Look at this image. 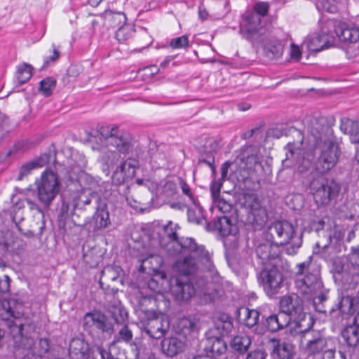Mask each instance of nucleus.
<instances>
[{"mask_svg": "<svg viewBox=\"0 0 359 359\" xmlns=\"http://www.w3.org/2000/svg\"><path fill=\"white\" fill-rule=\"evenodd\" d=\"M185 348V341L176 337H165L161 342V353L169 358L182 353Z\"/></svg>", "mask_w": 359, "mask_h": 359, "instance_id": "21", "label": "nucleus"}, {"mask_svg": "<svg viewBox=\"0 0 359 359\" xmlns=\"http://www.w3.org/2000/svg\"><path fill=\"white\" fill-rule=\"evenodd\" d=\"M226 343L222 339L216 338L213 340L211 346V351L213 353L221 355L224 353L226 351Z\"/></svg>", "mask_w": 359, "mask_h": 359, "instance_id": "55", "label": "nucleus"}, {"mask_svg": "<svg viewBox=\"0 0 359 359\" xmlns=\"http://www.w3.org/2000/svg\"><path fill=\"white\" fill-rule=\"evenodd\" d=\"M177 181L178 186L181 188L182 193L188 197L189 200L193 203L196 204V198L191 191L190 186L182 178L177 177Z\"/></svg>", "mask_w": 359, "mask_h": 359, "instance_id": "54", "label": "nucleus"}, {"mask_svg": "<svg viewBox=\"0 0 359 359\" xmlns=\"http://www.w3.org/2000/svg\"><path fill=\"white\" fill-rule=\"evenodd\" d=\"M52 46L53 48V55L46 58V60L44 61L42 68H46V67L48 66L50 62H54L60 57V51L58 50V49L56 48V47L54 44H53Z\"/></svg>", "mask_w": 359, "mask_h": 359, "instance_id": "62", "label": "nucleus"}, {"mask_svg": "<svg viewBox=\"0 0 359 359\" xmlns=\"http://www.w3.org/2000/svg\"><path fill=\"white\" fill-rule=\"evenodd\" d=\"M169 290L175 300L188 301L196 293V288L188 277L176 276L169 279Z\"/></svg>", "mask_w": 359, "mask_h": 359, "instance_id": "12", "label": "nucleus"}, {"mask_svg": "<svg viewBox=\"0 0 359 359\" xmlns=\"http://www.w3.org/2000/svg\"><path fill=\"white\" fill-rule=\"evenodd\" d=\"M255 253L263 263L270 261L272 262L271 264L278 265V262H283L279 247L271 241L259 244Z\"/></svg>", "mask_w": 359, "mask_h": 359, "instance_id": "18", "label": "nucleus"}, {"mask_svg": "<svg viewBox=\"0 0 359 359\" xmlns=\"http://www.w3.org/2000/svg\"><path fill=\"white\" fill-rule=\"evenodd\" d=\"M84 321L86 325L95 326L102 332L111 333L113 331V326L107 317L100 311L86 313Z\"/></svg>", "mask_w": 359, "mask_h": 359, "instance_id": "25", "label": "nucleus"}, {"mask_svg": "<svg viewBox=\"0 0 359 359\" xmlns=\"http://www.w3.org/2000/svg\"><path fill=\"white\" fill-rule=\"evenodd\" d=\"M216 328L220 331L221 334H228L233 329V323L231 319L228 316H222L215 322Z\"/></svg>", "mask_w": 359, "mask_h": 359, "instance_id": "44", "label": "nucleus"}, {"mask_svg": "<svg viewBox=\"0 0 359 359\" xmlns=\"http://www.w3.org/2000/svg\"><path fill=\"white\" fill-rule=\"evenodd\" d=\"M243 168L246 170L255 169L256 165L260 164L261 157L257 149L252 145L246 146L241 150L240 154Z\"/></svg>", "mask_w": 359, "mask_h": 359, "instance_id": "26", "label": "nucleus"}, {"mask_svg": "<svg viewBox=\"0 0 359 359\" xmlns=\"http://www.w3.org/2000/svg\"><path fill=\"white\" fill-rule=\"evenodd\" d=\"M214 203L218 210L224 214L229 213L232 210V205L224 198H217Z\"/></svg>", "mask_w": 359, "mask_h": 359, "instance_id": "56", "label": "nucleus"}, {"mask_svg": "<svg viewBox=\"0 0 359 359\" xmlns=\"http://www.w3.org/2000/svg\"><path fill=\"white\" fill-rule=\"evenodd\" d=\"M309 133L315 140L312 150L316 156V171L319 174H325L336 166L341 154L337 138L332 127L324 118L312 121Z\"/></svg>", "mask_w": 359, "mask_h": 359, "instance_id": "1", "label": "nucleus"}, {"mask_svg": "<svg viewBox=\"0 0 359 359\" xmlns=\"http://www.w3.org/2000/svg\"><path fill=\"white\" fill-rule=\"evenodd\" d=\"M279 304L280 311L287 315L290 320L292 318L297 327L303 328L307 323L314 324L312 316L304 311L303 302L298 295H285Z\"/></svg>", "mask_w": 359, "mask_h": 359, "instance_id": "8", "label": "nucleus"}, {"mask_svg": "<svg viewBox=\"0 0 359 359\" xmlns=\"http://www.w3.org/2000/svg\"><path fill=\"white\" fill-rule=\"evenodd\" d=\"M34 145V142L29 140H27V139H24V140H19L18 142H17L15 144H14V149L15 151H25L29 148H31L32 147H33Z\"/></svg>", "mask_w": 359, "mask_h": 359, "instance_id": "58", "label": "nucleus"}, {"mask_svg": "<svg viewBox=\"0 0 359 359\" xmlns=\"http://www.w3.org/2000/svg\"><path fill=\"white\" fill-rule=\"evenodd\" d=\"M208 228L212 231H217L222 236L233 233L236 229L231 223V219L227 216L218 217L217 219L208 224Z\"/></svg>", "mask_w": 359, "mask_h": 359, "instance_id": "27", "label": "nucleus"}, {"mask_svg": "<svg viewBox=\"0 0 359 359\" xmlns=\"http://www.w3.org/2000/svg\"><path fill=\"white\" fill-rule=\"evenodd\" d=\"M32 67L27 63H24L22 65L18 67L17 72V79L20 83H24L27 82L32 76Z\"/></svg>", "mask_w": 359, "mask_h": 359, "instance_id": "49", "label": "nucleus"}, {"mask_svg": "<svg viewBox=\"0 0 359 359\" xmlns=\"http://www.w3.org/2000/svg\"><path fill=\"white\" fill-rule=\"evenodd\" d=\"M8 130V118L0 113V139L3 138Z\"/></svg>", "mask_w": 359, "mask_h": 359, "instance_id": "61", "label": "nucleus"}, {"mask_svg": "<svg viewBox=\"0 0 359 359\" xmlns=\"http://www.w3.org/2000/svg\"><path fill=\"white\" fill-rule=\"evenodd\" d=\"M202 281V283L200 282L196 283L197 287L201 289V292L204 294L210 295L211 297V299L214 300L215 299V295L212 292H209V287H208L209 285V280H208V276H205V278L203 279Z\"/></svg>", "mask_w": 359, "mask_h": 359, "instance_id": "59", "label": "nucleus"}, {"mask_svg": "<svg viewBox=\"0 0 359 359\" xmlns=\"http://www.w3.org/2000/svg\"><path fill=\"white\" fill-rule=\"evenodd\" d=\"M108 144L113 146L122 154H126L131 147V139L128 133L118 130L117 134H115V135L111 138Z\"/></svg>", "mask_w": 359, "mask_h": 359, "instance_id": "31", "label": "nucleus"}, {"mask_svg": "<svg viewBox=\"0 0 359 359\" xmlns=\"http://www.w3.org/2000/svg\"><path fill=\"white\" fill-rule=\"evenodd\" d=\"M282 263L278 262V265L272 264L271 267L262 270L260 273L264 290L266 295L271 298L278 294L283 287V276L278 269V267L280 266Z\"/></svg>", "mask_w": 359, "mask_h": 359, "instance_id": "11", "label": "nucleus"}, {"mask_svg": "<svg viewBox=\"0 0 359 359\" xmlns=\"http://www.w3.org/2000/svg\"><path fill=\"white\" fill-rule=\"evenodd\" d=\"M2 306L5 313H0V315L2 316V319L6 321L10 334L15 342H18L23 336V324L19 318L14 316L13 311L11 310L8 301L3 302Z\"/></svg>", "mask_w": 359, "mask_h": 359, "instance_id": "16", "label": "nucleus"}, {"mask_svg": "<svg viewBox=\"0 0 359 359\" xmlns=\"http://www.w3.org/2000/svg\"><path fill=\"white\" fill-rule=\"evenodd\" d=\"M177 255H182V257L175 262L174 268L180 276L182 275V276L188 277V276L196 273L199 269V262L204 266L207 272L209 273L210 276H212L215 272V266L210 253L208 262H205L199 253L182 252Z\"/></svg>", "mask_w": 359, "mask_h": 359, "instance_id": "9", "label": "nucleus"}, {"mask_svg": "<svg viewBox=\"0 0 359 359\" xmlns=\"http://www.w3.org/2000/svg\"><path fill=\"white\" fill-rule=\"evenodd\" d=\"M328 290L325 289L323 290V297H320V295H313L311 298H306L305 299L308 301H311L316 311L319 313H325V307L324 306V302H326L327 297V294Z\"/></svg>", "mask_w": 359, "mask_h": 359, "instance_id": "46", "label": "nucleus"}, {"mask_svg": "<svg viewBox=\"0 0 359 359\" xmlns=\"http://www.w3.org/2000/svg\"><path fill=\"white\" fill-rule=\"evenodd\" d=\"M169 285V280L166 278L164 273L156 274L148 282V287L153 292L161 293L166 290Z\"/></svg>", "mask_w": 359, "mask_h": 359, "instance_id": "35", "label": "nucleus"}, {"mask_svg": "<svg viewBox=\"0 0 359 359\" xmlns=\"http://www.w3.org/2000/svg\"><path fill=\"white\" fill-rule=\"evenodd\" d=\"M94 209L97 211L93 216L94 227L95 229H101L107 227L110 224L109 214L106 209V205H95Z\"/></svg>", "mask_w": 359, "mask_h": 359, "instance_id": "32", "label": "nucleus"}, {"mask_svg": "<svg viewBox=\"0 0 359 359\" xmlns=\"http://www.w3.org/2000/svg\"><path fill=\"white\" fill-rule=\"evenodd\" d=\"M56 86V80L52 77H47L40 82L39 91L46 97L52 94Z\"/></svg>", "mask_w": 359, "mask_h": 359, "instance_id": "47", "label": "nucleus"}, {"mask_svg": "<svg viewBox=\"0 0 359 359\" xmlns=\"http://www.w3.org/2000/svg\"><path fill=\"white\" fill-rule=\"evenodd\" d=\"M267 238L278 247L290 244L286 248V252L290 255L297 254L302 244V234L297 236L294 226L286 220L271 223L267 228Z\"/></svg>", "mask_w": 359, "mask_h": 359, "instance_id": "5", "label": "nucleus"}, {"mask_svg": "<svg viewBox=\"0 0 359 359\" xmlns=\"http://www.w3.org/2000/svg\"><path fill=\"white\" fill-rule=\"evenodd\" d=\"M305 43L310 51L319 52L333 46L334 39L333 36L326 34L324 29H323L320 34H315L309 36Z\"/></svg>", "mask_w": 359, "mask_h": 359, "instance_id": "19", "label": "nucleus"}, {"mask_svg": "<svg viewBox=\"0 0 359 359\" xmlns=\"http://www.w3.org/2000/svg\"><path fill=\"white\" fill-rule=\"evenodd\" d=\"M189 39L185 35L175 38L171 40L170 46L172 48H182L188 46Z\"/></svg>", "mask_w": 359, "mask_h": 359, "instance_id": "57", "label": "nucleus"}, {"mask_svg": "<svg viewBox=\"0 0 359 359\" xmlns=\"http://www.w3.org/2000/svg\"><path fill=\"white\" fill-rule=\"evenodd\" d=\"M26 202L27 203L28 208L31 210H36L40 217L41 219L43 218V211L42 208H41L37 203L32 201L31 199H26Z\"/></svg>", "mask_w": 359, "mask_h": 359, "instance_id": "63", "label": "nucleus"}, {"mask_svg": "<svg viewBox=\"0 0 359 359\" xmlns=\"http://www.w3.org/2000/svg\"><path fill=\"white\" fill-rule=\"evenodd\" d=\"M178 183L177 179H166L157 187L158 197L165 203H170L178 195Z\"/></svg>", "mask_w": 359, "mask_h": 359, "instance_id": "23", "label": "nucleus"}, {"mask_svg": "<svg viewBox=\"0 0 359 359\" xmlns=\"http://www.w3.org/2000/svg\"><path fill=\"white\" fill-rule=\"evenodd\" d=\"M245 206L249 208L248 220L257 227H262L264 225L268 219L266 209L260 204L258 198L252 194H248L245 196Z\"/></svg>", "mask_w": 359, "mask_h": 359, "instance_id": "14", "label": "nucleus"}, {"mask_svg": "<svg viewBox=\"0 0 359 359\" xmlns=\"http://www.w3.org/2000/svg\"><path fill=\"white\" fill-rule=\"evenodd\" d=\"M294 287L304 299L313 295L323 296L325 287L321 280L320 269L311 264V257L296 266Z\"/></svg>", "mask_w": 359, "mask_h": 359, "instance_id": "2", "label": "nucleus"}, {"mask_svg": "<svg viewBox=\"0 0 359 359\" xmlns=\"http://www.w3.org/2000/svg\"><path fill=\"white\" fill-rule=\"evenodd\" d=\"M339 40L344 42L355 43L359 39V29L349 27L345 24L339 25L334 30Z\"/></svg>", "mask_w": 359, "mask_h": 359, "instance_id": "30", "label": "nucleus"}, {"mask_svg": "<svg viewBox=\"0 0 359 359\" xmlns=\"http://www.w3.org/2000/svg\"><path fill=\"white\" fill-rule=\"evenodd\" d=\"M340 129L345 134H349L351 136L356 135L358 132V123L349 118L342 119Z\"/></svg>", "mask_w": 359, "mask_h": 359, "instance_id": "48", "label": "nucleus"}, {"mask_svg": "<svg viewBox=\"0 0 359 359\" xmlns=\"http://www.w3.org/2000/svg\"><path fill=\"white\" fill-rule=\"evenodd\" d=\"M264 325L271 332H276L285 328L290 323V318L285 313L279 311L268 316L263 317Z\"/></svg>", "mask_w": 359, "mask_h": 359, "instance_id": "24", "label": "nucleus"}, {"mask_svg": "<svg viewBox=\"0 0 359 359\" xmlns=\"http://www.w3.org/2000/svg\"><path fill=\"white\" fill-rule=\"evenodd\" d=\"M52 160L53 161L55 160V154L49 151L48 153L41 154L39 158L34 161L25 163L20 168L18 180H22V178L29 174L32 170L43 167L46 164L49 163Z\"/></svg>", "mask_w": 359, "mask_h": 359, "instance_id": "22", "label": "nucleus"}, {"mask_svg": "<svg viewBox=\"0 0 359 359\" xmlns=\"http://www.w3.org/2000/svg\"><path fill=\"white\" fill-rule=\"evenodd\" d=\"M133 338L132 331L128 328V325H123L118 332V335L115 337L114 342H129Z\"/></svg>", "mask_w": 359, "mask_h": 359, "instance_id": "53", "label": "nucleus"}, {"mask_svg": "<svg viewBox=\"0 0 359 359\" xmlns=\"http://www.w3.org/2000/svg\"><path fill=\"white\" fill-rule=\"evenodd\" d=\"M273 353L276 354L278 359H292L295 353L294 346L288 341H283L274 346Z\"/></svg>", "mask_w": 359, "mask_h": 359, "instance_id": "37", "label": "nucleus"}, {"mask_svg": "<svg viewBox=\"0 0 359 359\" xmlns=\"http://www.w3.org/2000/svg\"><path fill=\"white\" fill-rule=\"evenodd\" d=\"M290 134L294 138L293 142H289L285 149L288 151L286 154V158L284 162H287L292 158L296 161L297 171L304 177H307L313 175L315 169L316 156L312 149L303 151L302 146L304 140L302 133L297 128L289 130Z\"/></svg>", "mask_w": 359, "mask_h": 359, "instance_id": "3", "label": "nucleus"}, {"mask_svg": "<svg viewBox=\"0 0 359 359\" xmlns=\"http://www.w3.org/2000/svg\"><path fill=\"white\" fill-rule=\"evenodd\" d=\"M102 201L100 195L95 192L83 190L81 192L76 193L72 198V207L73 211L76 209H86L87 205H97Z\"/></svg>", "mask_w": 359, "mask_h": 359, "instance_id": "20", "label": "nucleus"}, {"mask_svg": "<svg viewBox=\"0 0 359 359\" xmlns=\"http://www.w3.org/2000/svg\"><path fill=\"white\" fill-rule=\"evenodd\" d=\"M121 151L117 149L112 151L109 149L107 151H103V155L102 156V160L109 166H111L116 163L121 158Z\"/></svg>", "mask_w": 359, "mask_h": 359, "instance_id": "50", "label": "nucleus"}, {"mask_svg": "<svg viewBox=\"0 0 359 359\" xmlns=\"http://www.w3.org/2000/svg\"><path fill=\"white\" fill-rule=\"evenodd\" d=\"M269 4L264 2L257 3L254 6L255 13H250L246 16V21L251 25L248 29V32L257 30V26L261 22L260 16H265L269 10Z\"/></svg>", "mask_w": 359, "mask_h": 359, "instance_id": "28", "label": "nucleus"}, {"mask_svg": "<svg viewBox=\"0 0 359 359\" xmlns=\"http://www.w3.org/2000/svg\"><path fill=\"white\" fill-rule=\"evenodd\" d=\"M311 192L316 203L318 205H327L336 201L341 187L333 180H325L323 182H312L310 185Z\"/></svg>", "mask_w": 359, "mask_h": 359, "instance_id": "10", "label": "nucleus"}, {"mask_svg": "<svg viewBox=\"0 0 359 359\" xmlns=\"http://www.w3.org/2000/svg\"><path fill=\"white\" fill-rule=\"evenodd\" d=\"M34 184L39 201L44 209H48L60 191V182L57 175L46 170Z\"/></svg>", "mask_w": 359, "mask_h": 359, "instance_id": "7", "label": "nucleus"}, {"mask_svg": "<svg viewBox=\"0 0 359 359\" xmlns=\"http://www.w3.org/2000/svg\"><path fill=\"white\" fill-rule=\"evenodd\" d=\"M177 225L170 221L164 226L165 236L168 239V243L164 242V238L161 239L160 243L168 255H177L180 252L199 253L202 257L208 262L209 252L204 246L198 245L191 238H178L176 232Z\"/></svg>", "mask_w": 359, "mask_h": 359, "instance_id": "4", "label": "nucleus"}, {"mask_svg": "<svg viewBox=\"0 0 359 359\" xmlns=\"http://www.w3.org/2000/svg\"><path fill=\"white\" fill-rule=\"evenodd\" d=\"M109 311L117 324H124L128 318V313L119 302L115 304Z\"/></svg>", "mask_w": 359, "mask_h": 359, "instance_id": "42", "label": "nucleus"}, {"mask_svg": "<svg viewBox=\"0 0 359 359\" xmlns=\"http://www.w3.org/2000/svg\"><path fill=\"white\" fill-rule=\"evenodd\" d=\"M264 52L269 58L279 57L283 52V46L280 41H271L264 46Z\"/></svg>", "mask_w": 359, "mask_h": 359, "instance_id": "41", "label": "nucleus"}, {"mask_svg": "<svg viewBox=\"0 0 359 359\" xmlns=\"http://www.w3.org/2000/svg\"><path fill=\"white\" fill-rule=\"evenodd\" d=\"M334 277L346 289H353L359 284V245L351 248V254L346 262L334 263Z\"/></svg>", "mask_w": 359, "mask_h": 359, "instance_id": "6", "label": "nucleus"}, {"mask_svg": "<svg viewBox=\"0 0 359 359\" xmlns=\"http://www.w3.org/2000/svg\"><path fill=\"white\" fill-rule=\"evenodd\" d=\"M178 332L187 336L198 330V325L194 320L187 318L180 319L177 323Z\"/></svg>", "mask_w": 359, "mask_h": 359, "instance_id": "40", "label": "nucleus"}, {"mask_svg": "<svg viewBox=\"0 0 359 359\" xmlns=\"http://www.w3.org/2000/svg\"><path fill=\"white\" fill-rule=\"evenodd\" d=\"M122 272V269L117 265H107L104 266L101 271V277L99 282L101 288L106 291L111 290L113 293L116 292L118 288H115L113 285H109V283H114L118 280L123 284V280L120 278Z\"/></svg>", "mask_w": 359, "mask_h": 359, "instance_id": "17", "label": "nucleus"}, {"mask_svg": "<svg viewBox=\"0 0 359 359\" xmlns=\"http://www.w3.org/2000/svg\"><path fill=\"white\" fill-rule=\"evenodd\" d=\"M10 288V278L8 275H4V278L0 280V293H5Z\"/></svg>", "mask_w": 359, "mask_h": 359, "instance_id": "64", "label": "nucleus"}, {"mask_svg": "<svg viewBox=\"0 0 359 359\" xmlns=\"http://www.w3.org/2000/svg\"><path fill=\"white\" fill-rule=\"evenodd\" d=\"M251 345V339L248 336L238 335L234 337L230 343V346L235 351L243 354L248 350Z\"/></svg>", "mask_w": 359, "mask_h": 359, "instance_id": "39", "label": "nucleus"}, {"mask_svg": "<svg viewBox=\"0 0 359 359\" xmlns=\"http://www.w3.org/2000/svg\"><path fill=\"white\" fill-rule=\"evenodd\" d=\"M243 315V323L248 327H253L257 325L259 319V313L257 310L250 309L247 307L241 308L238 311V317Z\"/></svg>", "mask_w": 359, "mask_h": 359, "instance_id": "38", "label": "nucleus"}, {"mask_svg": "<svg viewBox=\"0 0 359 359\" xmlns=\"http://www.w3.org/2000/svg\"><path fill=\"white\" fill-rule=\"evenodd\" d=\"M118 130L119 129L117 126H102L99 128L98 132L103 138L108 141L109 143L111 138H112L115 134H117Z\"/></svg>", "mask_w": 359, "mask_h": 359, "instance_id": "52", "label": "nucleus"}, {"mask_svg": "<svg viewBox=\"0 0 359 359\" xmlns=\"http://www.w3.org/2000/svg\"><path fill=\"white\" fill-rule=\"evenodd\" d=\"M135 33V29L131 25H123L119 27L116 32V39L120 43H124L130 39Z\"/></svg>", "mask_w": 359, "mask_h": 359, "instance_id": "43", "label": "nucleus"}, {"mask_svg": "<svg viewBox=\"0 0 359 359\" xmlns=\"http://www.w3.org/2000/svg\"><path fill=\"white\" fill-rule=\"evenodd\" d=\"M313 325L307 323L303 327L304 329L299 331L307 341L306 351L309 355H316L323 353V358H325V351L327 350L328 341L320 332L311 330Z\"/></svg>", "mask_w": 359, "mask_h": 359, "instance_id": "13", "label": "nucleus"}, {"mask_svg": "<svg viewBox=\"0 0 359 359\" xmlns=\"http://www.w3.org/2000/svg\"><path fill=\"white\" fill-rule=\"evenodd\" d=\"M316 5L318 10L331 13L337 12L339 9L338 2L336 0H317Z\"/></svg>", "mask_w": 359, "mask_h": 359, "instance_id": "45", "label": "nucleus"}, {"mask_svg": "<svg viewBox=\"0 0 359 359\" xmlns=\"http://www.w3.org/2000/svg\"><path fill=\"white\" fill-rule=\"evenodd\" d=\"M267 353L262 349H255L248 353L246 359H266Z\"/></svg>", "mask_w": 359, "mask_h": 359, "instance_id": "60", "label": "nucleus"}, {"mask_svg": "<svg viewBox=\"0 0 359 359\" xmlns=\"http://www.w3.org/2000/svg\"><path fill=\"white\" fill-rule=\"evenodd\" d=\"M143 330L150 337L159 339L169 331L170 322L163 315L152 312L151 316L143 325Z\"/></svg>", "mask_w": 359, "mask_h": 359, "instance_id": "15", "label": "nucleus"}, {"mask_svg": "<svg viewBox=\"0 0 359 359\" xmlns=\"http://www.w3.org/2000/svg\"><path fill=\"white\" fill-rule=\"evenodd\" d=\"M136 161L133 159H128L123 162L116 170L114 176L118 177V180L123 181L126 177L134 175Z\"/></svg>", "mask_w": 359, "mask_h": 359, "instance_id": "36", "label": "nucleus"}, {"mask_svg": "<svg viewBox=\"0 0 359 359\" xmlns=\"http://www.w3.org/2000/svg\"><path fill=\"white\" fill-rule=\"evenodd\" d=\"M102 17L104 21V25L109 27H116L126 24L127 18L123 12H114L111 10H106Z\"/></svg>", "mask_w": 359, "mask_h": 359, "instance_id": "33", "label": "nucleus"}, {"mask_svg": "<svg viewBox=\"0 0 359 359\" xmlns=\"http://www.w3.org/2000/svg\"><path fill=\"white\" fill-rule=\"evenodd\" d=\"M88 351V344L80 338H73L69 344L67 356L74 355L83 358Z\"/></svg>", "mask_w": 359, "mask_h": 359, "instance_id": "34", "label": "nucleus"}, {"mask_svg": "<svg viewBox=\"0 0 359 359\" xmlns=\"http://www.w3.org/2000/svg\"><path fill=\"white\" fill-rule=\"evenodd\" d=\"M353 299L349 296L341 297L340 302L338 303V309L341 313L345 314H351L353 311Z\"/></svg>", "mask_w": 359, "mask_h": 359, "instance_id": "51", "label": "nucleus"}, {"mask_svg": "<svg viewBox=\"0 0 359 359\" xmlns=\"http://www.w3.org/2000/svg\"><path fill=\"white\" fill-rule=\"evenodd\" d=\"M341 337L349 348L359 347V325L353 321L351 325L342 330Z\"/></svg>", "mask_w": 359, "mask_h": 359, "instance_id": "29", "label": "nucleus"}]
</instances>
